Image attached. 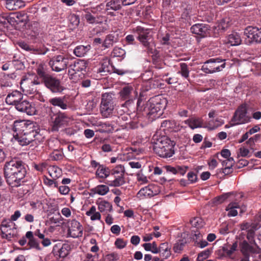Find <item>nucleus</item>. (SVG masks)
Segmentation results:
<instances>
[{
	"instance_id": "nucleus-1",
	"label": "nucleus",
	"mask_w": 261,
	"mask_h": 261,
	"mask_svg": "<svg viewBox=\"0 0 261 261\" xmlns=\"http://www.w3.org/2000/svg\"><path fill=\"white\" fill-rule=\"evenodd\" d=\"M13 130L15 133L14 137L21 146L27 145L34 141L42 140L40 128L36 123L28 122L24 120L16 121Z\"/></svg>"
},
{
	"instance_id": "nucleus-2",
	"label": "nucleus",
	"mask_w": 261,
	"mask_h": 261,
	"mask_svg": "<svg viewBox=\"0 0 261 261\" xmlns=\"http://www.w3.org/2000/svg\"><path fill=\"white\" fill-rule=\"evenodd\" d=\"M4 172L6 182L12 187L20 186L21 180L27 173L23 162L15 159L6 162Z\"/></svg>"
},
{
	"instance_id": "nucleus-3",
	"label": "nucleus",
	"mask_w": 261,
	"mask_h": 261,
	"mask_svg": "<svg viewBox=\"0 0 261 261\" xmlns=\"http://www.w3.org/2000/svg\"><path fill=\"white\" fill-rule=\"evenodd\" d=\"M5 101L7 105L14 106L17 111L25 113L28 115L32 116L36 114L35 104L23 99V94L18 90H14L9 93Z\"/></svg>"
},
{
	"instance_id": "nucleus-4",
	"label": "nucleus",
	"mask_w": 261,
	"mask_h": 261,
	"mask_svg": "<svg viewBox=\"0 0 261 261\" xmlns=\"http://www.w3.org/2000/svg\"><path fill=\"white\" fill-rule=\"evenodd\" d=\"M167 105V100L162 95H157L150 98L143 111V114L148 117L150 120L159 118L163 113V110Z\"/></svg>"
},
{
	"instance_id": "nucleus-5",
	"label": "nucleus",
	"mask_w": 261,
	"mask_h": 261,
	"mask_svg": "<svg viewBox=\"0 0 261 261\" xmlns=\"http://www.w3.org/2000/svg\"><path fill=\"white\" fill-rule=\"evenodd\" d=\"M174 143L168 137L163 136L158 139L153 145V151L159 156L168 158L174 154Z\"/></svg>"
},
{
	"instance_id": "nucleus-6",
	"label": "nucleus",
	"mask_w": 261,
	"mask_h": 261,
	"mask_svg": "<svg viewBox=\"0 0 261 261\" xmlns=\"http://www.w3.org/2000/svg\"><path fill=\"white\" fill-rule=\"evenodd\" d=\"M68 75L70 79L74 82L82 79L86 73L87 63L84 60L74 61L69 65Z\"/></svg>"
},
{
	"instance_id": "nucleus-7",
	"label": "nucleus",
	"mask_w": 261,
	"mask_h": 261,
	"mask_svg": "<svg viewBox=\"0 0 261 261\" xmlns=\"http://www.w3.org/2000/svg\"><path fill=\"white\" fill-rule=\"evenodd\" d=\"M225 59L219 58L210 59L204 63L201 70L204 72L209 74L221 71L225 67Z\"/></svg>"
},
{
	"instance_id": "nucleus-8",
	"label": "nucleus",
	"mask_w": 261,
	"mask_h": 261,
	"mask_svg": "<svg viewBox=\"0 0 261 261\" xmlns=\"http://www.w3.org/2000/svg\"><path fill=\"white\" fill-rule=\"evenodd\" d=\"M112 93H105L102 95L100 107L101 115L108 118L110 117L114 109V101Z\"/></svg>"
},
{
	"instance_id": "nucleus-9",
	"label": "nucleus",
	"mask_w": 261,
	"mask_h": 261,
	"mask_svg": "<svg viewBox=\"0 0 261 261\" xmlns=\"http://www.w3.org/2000/svg\"><path fill=\"white\" fill-rule=\"evenodd\" d=\"M251 117L247 114V107L246 104L240 106L235 111L231 120V125L234 126L248 123Z\"/></svg>"
},
{
	"instance_id": "nucleus-10",
	"label": "nucleus",
	"mask_w": 261,
	"mask_h": 261,
	"mask_svg": "<svg viewBox=\"0 0 261 261\" xmlns=\"http://www.w3.org/2000/svg\"><path fill=\"white\" fill-rule=\"evenodd\" d=\"M51 120L53 131H58L60 128L67 126L71 121L70 117L62 112L54 115Z\"/></svg>"
},
{
	"instance_id": "nucleus-11",
	"label": "nucleus",
	"mask_w": 261,
	"mask_h": 261,
	"mask_svg": "<svg viewBox=\"0 0 261 261\" xmlns=\"http://www.w3.org/2000/svg\"><path fill=\"white\" fill-rule=\"evenodd\" d=\"M69 61L68 58L62 55H58L53 58L49 64L53 71L60 72L67 68Z\"/></svg>"
},
{
	"instance_id": "nucleus-12",
	"label": "nucleus",
	"mask_w": 261,
	"mask_h": 261,
	"mask_svg": "<svg viewBox=\"0 0 261 261\" xmlns=\"http://www.w3.org/2000/svg\"><path fill=\"white\" fill-rule=\"evenodd\" d=\"M67 227V234L69 237L76 238L82 236L83 227L81 223L75 219L68 220Z\"/></svg>"
},
{
	"instance_id": "nucleus-13",
	"label": "nucleus",
	"mask_w": 261,
	"mask_h": 261,
	"mask_svg": "<svg viewBox=\"0 0 261 261\" xmlns=\"http://www.w3.org/2000/svg\"><path fill=\"white\" fill-rule=\"evenodd\" d=\"M45 87L53 93H61L64 90L60 80L49 75L42 81Z\"/></svg>"
},
{
	"instance_id": "nucleus-14",
	"label": "nucleus",
	"mask_w": 261,
	"mask_h": 261,
	"mask_svg": "<svg viewBox=\"0 0 261 261\" xmlns=\"http://www.w3.org/2000/svg\"><path fill=\"white\" fill-rule=\"evenodd\" d=\"M244 33L248 39V43H261V28L249 26L245 29Z\"/></svg>"
},
{
	"instance_id": "nucleus-15",
	"label": "nucleus",
	"mask_w": 261,
	"mask_h": 261,
	"mask_svg": "<svg viewBox=\"0 0 261 261\" xmlns=\"http://www.w3.org/2000/svg\"><path fill=\"white\" fill-rule=\"evenodd\" d=\"M133 32L137 35V39L146 48L149 46V30L141 26H138L133 29Z\"/></svg>"
},
{
	"instance_id": "nucleus-16",
	"label": "nucleus",
	"mask_w": 261,
	"mask_h": 261,
	"mask_svg": "<svg viewBox=\"0 0 261 261\" xmlns=\"http://www.w3.org/2000/svg\"><path fill=\"white\" fill-rule=\"evenodd\" d=\"M159 192V187L154 184H151L141 188L137 194V197L140 199L150 198L158 195Z\"/></svg>"
},
{
	"instance_id": "nucleus-17",
	"label": "nucleus",
	"mask_w": 261,
	"mask_h": 261,
	"mask_svg": "<svg viewBox=\"0 0 261 261\" xmlns=\"http://www.w3.org/2000/svg\"><path fill=\"white\" fill-rule=\"evenodd\" d=\"M2 237L10 240L13 236L15 230V224L11 220H4L1 225Z\"/></svg>"
},
{
	"instance_id": "nucleus-18",
	"label": "nucleus",
	"mask_w": 261,
	"mask_h": 261,
	"mask_svg": "<svg viewBox=\"0 0 261 261\" xmlns=\"http://www.w3.org/2000/svg\"><path fill=\"white\" fill-rule=\"evenodd\" d=\"M240 247L241 252L244 255L257 254L260 252L261 249L257 244L253 245L244 240L240 243Z\"/></svg>"
},
{
	"instance_id": "nucleus-19",
	"label": "nucleus",
	"mask_w": 261,
	"mask_h": 261,
	"mask_svg": "<svg viewBox=\"0 0 261 261\" xmlns=\"http://www.w3.org/2000/svg\"><path fill=\"white\" fill-rule=\"evenodd\" d=\"M40 77L37 76H35L33 79L29 78H23L21 80L20 83V87L23 92H26L29 94H33L35 93L37 89H34L32 88L31 90L29 89V85L33 84L35 86L40 85L41 83H43L42 80H40Z\"/></svg>"
},
{
	"instance_id": "nucleus-20",
	"label": "nucleus",
	"mask_w": 261,
	"mask_h": 261,
	"mask_svg": "<svg viewBox=\"0 0 261 261\" xmlns=\"http://www.w3.org/2000/svg\"><path fill=\"white\" fill-rule=\"evenodd\" d=\"M70 249L68 244L58 243L54 246L53 252L55 256L64 258L69 254Z\"/></svg>"
},
{
	"instance_id": "nucleus-21",
	"label": "nucleus",
	"mask_w": 261,
	"mask_h": 261,
	"mask_svg": "<svg viewBox=\"0 0 261 261\" xmlns=\"http://www.w3.org/2000/svg\"><path fill=\"white\" fill-rule=\"evenodd\" d=\"M237 242H235L232 245L225 244L220 249L222 256L231 258L232 254L237 250L238 248Z\"/></svg>"
},
{
	"instance_id": "nucleus-22",
	"label": "nucleus",
	"mask_w": 261,
	"mask_h": 261,
	"mask_svg": "<svg viewBox=\"0 0 261 261\" xmlns=\"http://www.w3.org/2000/svg\"><path fill=\"white\" fill-rule=\"evenodd\" d=\"M49 102L53 106L58 107L62 110H66L68 108V102L65 96L50 98Z\"/></svg>"
},
{
	"instance_id": "nucleus-23",
	"label": "nucleus",
	"mask_w": 261,
	"mask_h": 261,
	"mask_svg": "<svg viewBox=\"0 0 261 261\" xmlns=\"http://www.w3.org/2000/svg\"><path fill=\"white\" fill-rule=\"evenodd\" d=\"M6 8L9 10H15L25 6V4L22 0H3Z\"/></svg>"
},
{
	"instance_id": "nucleus-24",
	"label": "nucleus",
	"mask_w": 261,
	"mask_h": 261,
	"mask_svg": "<svg viewBox=\"0 0 261 261\" xmlns=\"http://www.w3.org/2000/svg\"><path fill=\"white\" fill-rule=\"evenodd\" d=\"M191 31L194 34L204 37L206 35L208 28L204 24L197 23L193 25L191 28Z\"/></svg>"
},
{
	"instance_id": "nucleus-25",
	"label": "nucleus",
	"mask_w": 261,
	"mask_h": 261,
	"mask_svg": "<svg viewBox=\"0 0 261 261\" xmlns=\"http://www.w3.org/2000/svg\"><path fill=\"white\" fill-rule=\"evenodd\" d=\"M242 41L241 36L237 32H232L225 40V43L230 46H237L241 44Z\"/></svg>"
},
{
	"instance_id": "nucleus-26",
	"label": "nucleus",
	"mask_w": 261,
	"mask_h": 261,
	"mask_svg": "<svg viewBox=\"0 0 261 261\" xmlns=\"http://www.w3.org/2000/svg\"><path fill=\"white\" fill-rule=\"evenodd\" d=\"M99 61L101 67L98 68L97 72L98 73L106 72L109 71L110 60L107 57L103 56H99L97 59Z\"/></svg>"
},
{
	"instance_id": "nucleus-27",
	"label": "nucleus",
	"mask_w": 261,
	"mask_h": 261,
	"mask_svg": "<svg viewBox=\"0 0 261 261\" xmlns=\"http://www.w3.org/2000/svg\"><path fill=\"white\" fill-rule=\"evenodd\" d=\"M98 210L102 215L113 212L112 204L108 201L101 200L97 202Z\"/></svg>"
},
{
	"instance_id": "nucleus-28",
	"label": "nucleus",
	"mask_w": 261,
	"mask_h": 261,
	"mask_svg": "<svg viewBox=\"0 0 261 261\" xmlns=\"http://www.w3.org/2000/svg\"><path fill=\"white\" fill-rule=\"evenodd\" d=\"M26 237L28 239V246H29V249L35 248L37 250H40L41 248L39 245V243L34 238L33 232L31 231H29L26 232Z\"/></svg>"
},
{
	"instance_id": "nucleus-29",
	"label": "nucleus",
	"mask_w": 261,
	"mask_h": 261,
	"mask_svg": "<svg viewBox=\"0 0 261 261\" xmlns=\"http://www.w3.org/2000/svg\"><path fill=\"white\" fill-rule=\"evenodd\" d=\"M133 91V88L130 86H126L123 88L120 92V95L124 100L129 101L133 99L132 96V92Z\"/></svg>"
},
{
	"instance_id": "nucleus-30",
	"label": "nucleus",
	"mask_w": 261,
	"mask_h": 261,
	"mask_svg": "<svg viewBox=\"0 0 261 261\" xmlns=\"http://www.w3.org/2000/svg\"><path fill=\"white\" fill-rule=\"evenodd\" d=\"M236 208L240 209V213H242L245 211V207L240 208L238 203L233 202L228 204L226 208V211H228V216L229 217H234L238 215V211Z\"/></svg>"
},
{
	"instance_id": "nucleus-31",
	"label": "nucleus",
	"mask_w": 261,
	"mask_h": 261,
	"mask_svg": "<svg viewBox=\"0 0 261 261\" xmlns=\"http://www.w3.org/2000/svg\"><path fill=\"white\" fill-rule=\"evenodd\" d=\"M121 0H108L106 5V11H116L121 8Z\"/></svg>"
},
{
	"instance_id": "nucleus-32",
	"label": "nucleus",
	"mask_w": 261,
	"mask_h": 261,
	"mask_svg": "<svg viewBox=\"0 0 261 261\" xmlns=\"http://www.w3.org/2000/svg\"><path fill=\"white\" fill-rule=\"evenodd\" d=\"M110 174V170L103 165H99L95 173L96 177L101 179L106 178Z\"/></svg>"
},
{
	"instance_id": "nucleus-33",
	"label": "nucleus",
	"mask_w": 261,
	"mask_h": 261,
	"mask_svg": "<svg viewBox=\"0 0 261 261\" xmlns=\"http://www.w3.org/2000/svg\"><path fill=\"white\" fill-rule=\"evenodd\" d=\"M170 247L167 243H163L159 246V250L160 255L163 257L164 259H167L171 255Z\"/></svg>"
},
{
	"instance_id": "nucleus-34",
	"label": "nucleus",
	"mask_w": 261,
	"mask_h": 261,
	"mask_svg": "<svg viewBox=\"0 0 261 261\" xmlns=\"http://www.w3.org/2000/svg\"><path fill=\"white\" fill-rule=\"evenodd\" d=\"M185 123L191 128L194 129L202 126V120L200 118H191L185 121Z\"/></svg>"
},
{
	"instance_id": "nucleus-35",
	"label": "nucleus",
	"mask_w": 261,
	"mask_h": 261,
	"mask_svg": "<svg viewBox=\"0 0 261 261\" xmlns=\"http://www.w3.org/2000/svg\"><path fill=\"white\" fill-rule=\"evenodd\" d=\"M91 191L95 194L103 196L106 195L109 191V188L105 185H99L91 189Z\"/></svg>"
},
{
	"instance_id": "nucleus-36",
	"label": "nucleus",
	"mask_w": 261,
	"mask_h": 261,
	"mask_svg": "<svg viewBox=\"0 0 261 261\" xmlns=\"http://www.w3.org/2000/svg\"><path fill=\"white\" fill-rule=\"evenodd\" d=\"M100 212H97L95 206H92L86 213V215L90 217L92 221L100 220L101 219Z\"/></svg>"
},
{
	"instance_id": "nucleus-37",
	"label": "nucleus",
	"mask_w": 261,
	"mask_h": 261,
	"mask_svg": "<svg viewBox=\"0 0 261 261\" xmlns=\"http://www.w3.org/2000/svg\"><path fill=\"white\" fill-rule=\"evenodd\" d=\"M223 124V120L221 118H217L210 120L206 124V127L211 130H213Z\"/></svg>"
},
{
	"instance_id": "nucleus-38",
	"label": "nucleus",
	"mask_w": 261,
	"mask_h": 261,
	"mask_svg": "<svg viewBox=\"0 0 261 261\" xmlns=\"http://www.w3.org/2000/svg\"><path fill=\"white\" fill-rule=\"evenodd\" d=\"M36 72L38 75L42 79V81L50 75L46 72L45 66L43 64H40L38 65Z\"/></svg>"
},
{
	"instance_id": "nucleus-39",
	"label": "nucleus",
	"mask_w": 261,
	"mask_h": 261,
	"mask_svg": "<svg viewBox=\"0 0 261 261\" xmlns=\"http://www.w3.org/2000/svg\"><path fill=\"white\" fill-rule=\"evenodd\" d=\"M89 49L90 46H78L74 49V54L77 57H83L86 54Z\"/></svg>"
},
{
	"instance_id": "nucleus-40",
	"label": "nucleus",
	"mask_w": 261,
	"mask_h": 261,
	"mask_svg": "<svg viewBox=\"0 0 261 261\" xmlns=\"http://www.w3.org/2000/svg\"><path fill=\"white\" fill-rule=\"evenodd\" d=\"M48 172L51 177L53 178H57L61 176L62 170L59 167L53 166L49 168Z\"/></svg>"
},
{
	"instance_id": "nucleus-41",
	"label": "nucleus",
	"mask_w": 261,
	"mask_h": 261,
	"mask_svg": "<svg viewBox=\"0 0 261 261\" xmlns=\"http://www.w3.org/2000/svg\"><path fill=\"white\" fill-rule=\"evenodd\" d=\"M177 126L176 122L172 120H166L161 123V126L165 129H175Z\"/></svg>"
},
{
	"instance_id": "nucleus-42",
	"label": "nucleus",
	"mask_w": 261,
	"mask_h": 261,
	"mask_svg": "<svg viewBox=\"0 0 261 261\" xmlns=\"http://www.w3.org/2000/svg\"><path fill=\"white\" fill-rule=\"evenodd\" d=\"M124 166L122 165H118L112 169L111 174L115 176H124Z\"/></svg>"
},
{
	"instance_id": "nucleus-43",
	"label": "nucleus",
	"mask_w": 261,
	"mask_h": 261,
	"mask_svg": "<svg viewBox=\"0 0 261 261\" xmlns=\"http://www.w3.org/2000/svg\"><path fill=\"white\" fill-rule=\"evenodd\" d=\"M115 179L110 181L109 185L111 187H119L125 182L124 176H115Z\"/></svg>"
},
{
	"instance_id": "nucleus-44",
	"label": "nucleus",
	"mask_w": 261,
	"mask_h": 261,
	"mask_svg": "<svg viewBox=\"0 0 261 261\" xmlns=\"http://www.w3.org/2000/svg\"><path fill=\"white\" fill-rule=\"evenodd\" d=\"M180 70L178 71V73H180L183 77L188 79L189 76V70L188 69L187 64L185 63H180Z\"/></svg>"
},
{
	"instance_id": "nucleus-45",
	"label": "nucleus",
	"mask_w": 261,
	"mask_h": 261,
	"mask_svg": "<svg viewBox=\"0 0 261 261\" xmlns=\"http://www.w3.org/2000/svg\"><path fill=\"white\" fill-rule=\"evenodd\" d=\"M115 42V37L113 35L110 34L107 36L103 43V46L105 48H109L113 45Z\"/></svg>"
},
{
	"instance_id": "nucleus-46",
	"label": "nucleus",
	"mask_w": 261,
	"mask_h": 261,
	"mask_svg": "<svg viewBox=\"0 0 261 261\" xmlns=\"http://www.w3.org/2000/svg\"><path fill=\"white\" fill-rule=\"evenodd\" d=\"M230 24V18L229 17H225L223 18L218 24V29L222 31H224Z\"/></svg>"
},
{
	"instance_id": "nucleus-47",
	"label": "nucleus",
	"mask_w": 261,
	"mask_h": 261,
	"mask_svg": "<svg viewBox=\"0 0 261 261\" xmlns=\"http://www.w3.org/2000/svg\"><path fill=\"white\" fill-rule=\"evenodd\" d=\"M137 180L141 185L147 184L148 182V178L145 176L141 170L139 171L136 174Z\"/></svg>"
},
{
	"instance_id": "nucleus-48",
	"label": "nucleus",
	"mask_w": 261,
	"mask_h": 261,
	"mask_svg": "<svg viewBox=\"0 0 261 261\" xmlns=\"http://www.w3.org/2000/svg\"><path fill=\"white\" fill-rule=\"evenodd\" d=\"M186 243L183 240H178L174 245L173 250L175 253H179L182 249Z\"/></svg>"
},
{
	"instance_id": "nucleus-49",
	"label": "nucleus",
	"mask_w": 261,
	"mask_h": 261,
	"mask_svg": "<svg viewBox=\"0 0 261 261\" xmlns=\"http://www.w3.org/2000/svg\"><path fill=\"white\" fill-rule=\"evenodd\" d=\"M15 20L17 23L25 22L27 19V16L24 12H18L16 14Z\"/></svg>"
},
{
	"instance_id": "nucleus-50",
	"label": "nucleus",
	"mask_w": 261,
	"mask_h": 261,
	"mask_svg": "<svg viewBox=\"0 0 261 261\" xmlns=\"http://www.w3.org/2000/svg\"><path fill=\"white\" fill-rule=\"evenodd\" d=\"M69 20L73 27H77L80 23L79 16L76 14H72L69 16Z\"/></svg>"
},
{
	"instance_id": "nucleus-51",
	"label": "nucleus",
	"mask_w": 261,
	"mask_h": 261,
	"mask_svg": "<svg viewBox=\"0 0 261 261\" xmlns=\"http://www.w3.org/2000/svg\"><path fill=\"white\" fill-rule=\"evenodd\" d=\"M84 18L89 23L93 24L97 22L96 17L92 15L90 12H86L84 15Z\"/></svg>"
},
{
	"instance_id": "nucleus-52",
	"label": "nucleus",
	"mask_w": 261,
	"mask_h": 261,
	"mask_svg": "<svg viewBox=\"0 0 261 261\" xmlns=\"http://www.w3.org/2000/svg\"><path fill=\"white\" fill-rule=\"evenodd\" d=\"M9 18L6 15H0V28L3 29L8 27Z\"/></svg>"
},
{
	"instance_id": "nucleus-53",
	"label": "nucleus",
	"mask_w": 261,
	"mask_h": 261,
	"mask_svg": "<svg viewBox=\"0 0 261 261\" xmlns=\"http://www.w3.org/2000/svg\"><path fill=\"white\" fill-rule=\"evenodd\" d=\"M63 153L58 150L53 151L50 155V158L54 161H59L63 159Z\"/></svg>"
},
{
	"instance_id": "nucleus-54",
	"label": "nucleus",
	"mask_w": 261,
	"mask_h": 261,
	"mask_svg": "<svg viewBox=\"0 0 261 261\" xmlns=\"http://www.w3.org/2000/svg\"><path fill=\"white\" fill-rule=\"evenodd\" d=\"M190 223L192 226L196 228H199L202 227V221L200 218L196 217L190 220Z\"/></svg>"
},
{
	"instance_id": "nucleus-55",
	"label": "nucleus",
	"mask_w": 261,
	"mask_h": 261,
	"mask_svg": "<svg viewBox=\"0 0 261 261\" xmlns=\"http://www.w3.org/2000/svg\"><path fill=\"white\" fill-rule=\"evenodd\" d=\"M228 197V194H225L216 197L213 200V203L215 204H219L223 202Z\"/></svg>"
},
{
	"instance_id": "nucleus-56",
	"label": "nucleus",
	"mask_w": 261,
	"mask_h": 261,
	"mask_svg": "<svg viewBox=\"0 0 261 261\" xmlns=\"http://www.w3.org/2000/svg\"><path fill=\"white\" fill-rule=\"evenodd\" d=\"M115 245L118 249H123L127 245V241L122 239H117L115 242Z\"/></svg>"
},
{
	"instance_id": "nucleus-57",
	"label": "nucleus",
	"mask_w": 261,
	"mask_h": 261,
	"mask_svg": "<svg viewBox=\"0 0 261 261\" xmlns=\"http://www.w3.org/2000/svg\"><path fill=\"white\" fill-rule=\"evenodd\" d=\"M210 253V251L209 250H205L204 251H202L200 252L197 257V260L198 261H203L204 259L207 258Z\"/></svg>"
},
{
	"instance_id": "nucleus-58",
	"label": "nucleus",
	"mask_w": 261,
	"mask_h": 261,
	"mask_svg": "<svg viewBox=\"0 0 261 261\" xmlns=\"http://www.w3.org/2000/svg\"><path fill=\"white\" fill-rule=\"evenodd\" d=\"M105 216V221L108 225H111L114 223V218L110 213L103 215Z\"/></svg>"
},
{
	"instance_id": "nucleus-59",
	"label": "nucleus",
	"mask_w": 261,
	"mask_h": 261,
	"mask_svg": "<svg viewBox=\"0 0 261 261\" xmlns=\"http://www.w3.org/2000/svg\"><path fill=\"white\" fill-rule=\"evenodd\" d=\"M254 232L252 230H250L248 231L247 234V239L248 241V243H250L251 244L255 245L257 244L254 239Z\"/></svg>"
},
{
	"instance_id": "nucleus-60",
	"label": "nucleus",
	"mask_w": 261,
	"mask_h": 261,
	"mask_svg": "<svg viewBox=\"0 0 261 261\" xmlns=\"http://www.w3.org/2000/svg\"><path fill=\"white\" fill-rule=\"evenodd\" d=\"M222 164L224 167H232L234 164V161L232 158H229L223 160Z\"/></svg>"
},
{
	"instance_id": "nucleus-61",
	"label": "nucleus",
	"mask_w": 261,
	"mask_h": 261,
	"mask_svg": "<svg viewBox=\"0 0 261 261\" xmlns=\"http://www.w3.org/2000/svg\"><path fill=\"white\" fill-rule=\"evenodd\" d=\"M188 181L190 183L192 184L195 182L197 180V176L196 173L194 172H189L187 174Z\"/></svg>"
},
{
	"instance_id": "nucleus-62",
	"label": "nucleus",
	"mask_w": 261,
	"mask_h": 261,
	"mask_svg": "<svg viewBox=\"0 0 261 261\" xmlns=\"http://www.w3.org/2000/svg\"><path fill=\"white\" fill-rule=\"evenodd\" d=\"M58 191L62 195H67L70 191V188L67 186H61L58 187Z\"/></svg>"
},
{
	"instance_id": "nucleus-63",
	"label": "nucleus",
	"mask_w": 261,
	"mask_h": 261,
	"mask_svg": "<svg viewBox=\"0 0 261 261\" xmlns=\"http://www.w3.org/2000/svg\"><path fill=\"white\" fill-rule=\"evenodd\" d=\"M113 54L115 56L121 57L125 55V51L123 49L116 47L113 50Z\"/></svg>"
},
{
	"instance_id": "nucleus-64",
	"label": "nucleus",
	"mask_w": 261,
	"mask_h": 261,
	"mask_svg": "<svg viewBox=\"0 0 261 261\" xmlns=\"http://www.w3.org/2000/svg\"><path fill=\"white\" fill-rule=\"evenodd\" d=\"M17 44L20 48L24 50L30 51L32 50L31 47L24 41H19Z\"/></svg>"
}]
</instances>
